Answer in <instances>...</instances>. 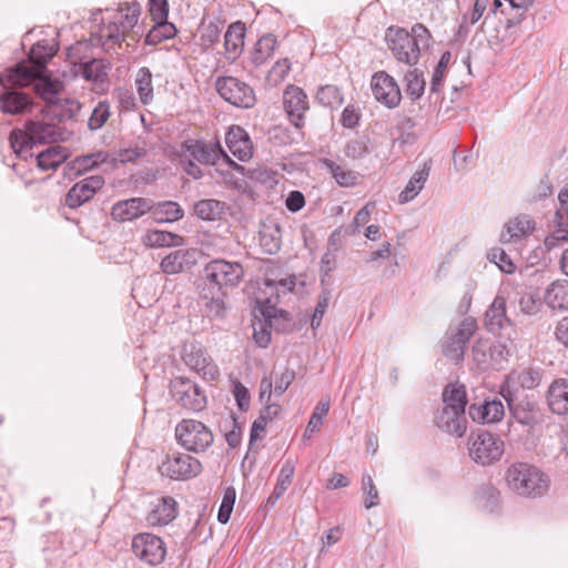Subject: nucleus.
Instances as JSON below:
<instances>
[{
    "mask_svg": "<svg viewBox=\"0 0 568 568\" xmlns=\"http://www.w3.org/2000/svg\"><path fill=\"white\" fill-rule=\"evenodd\" d=\"M467 405L466 387L459 383H450L443 390V407L456 408L460 413H465Z\"/></svg>",
    "mask_w": 568,
    "mask_h": 568,
    "instance_id": "37",
    "label": "nucleus"
},
{
    "mask_svg": "<svg viewBox=\"0 0 568 568\" xmlns=\"http://www.w3.org/2000/svg\"><path fill=\"white\" fill-rule=\"evenodd\" d=\"M57 53V48L45 40L32 45L28 59L10 69V79H20L24 83H32L34 78L45 73L48 61Z\"/></svg>",
    "mask_w": 568,
    "mask_h": 568,
    "instance_id": "6",
    "label": "nucleus"
},
{
    "mask_svg": "<svg viewBox=\"0 0 568 568\" xmlns=\"http://www.w3.org/2000/svg\"><path fill=\"white\" fill-rule=\"evenodd\" d=\"M450 58H452V54L449 51H445L442 53L440 59H439V61L434 70V73L432 75L430 87H429V90L432 93L439 92V89H440L442 82L444 80L446 69L450 61Z\"/></svg>",
    "mask_w": 568,
    "mask_h": 568,
    "instance_id": "54",
    "label": "nucleus"
},
{
    "mask_svg": "<svg viewBox=\"0 0 568 568\" xmlns=\"http://www.w3.org/2000/svg\"><path fill=\"white\" fill-rule=\"evenodd\" d=\"M359 119L358 110L353 104H348L342 112L341 123L344 128L353 129L358 124Z\"/></svg>",
    "mask_w": 568,
    "mask_h": 568,
    "instance_id": "64",
    "label": "nucleus"
},
{
    "mask_svg": "<svg viewBox=\"0 0 568 568\" xmlns=\"http://www.w3.org/2000/svg\"><path fill=\"white\" fill-rule=\"evenodd\" d=\"M362 489L366 495L364 499V506L366 509H371L374 506H377L379 503L378 490L373 481L371 475L365 474L362 478Z\"/></svg>",
    "mask_w": 568,
    "mask_h": 568,
    "instance_id": "58",
    "label": "nucleus"
},
{
    "mask_svg": "<svg viewBox=\"0 0 568 568\" xmlns=\"http://www.w3.org/2000/svg\"><path fill=\"white\" fill-rule=\"evenodd\" d=\"M106 160V155L103 152L92 153L84 156L77 158L74 160V166L79 171H88L97 166Z\"/></svg>",
    "mask_w": 568,
    "mask_h": 568,
    "instance_id": "60",
    "label": "nucleus"
},
{
    "mask_svg": "<svg viewBox=\"0 0 568 568\" xmlns=\"http://www.w3.org/2000/svg\"><path fill=\"white\" fill-rule=\"evenodd\" d=\"M156 222H175L183 217L184 211L179 203L173 201L152 202V210L149 211Z\"/></svg>",
    "mask_w": 568,
    "mask_h": 568,
    "instance_id": "36",
    "label": "nucleus"
},
{
    "mask_svg": "<svg viewBox=\"0 0 568 568\" xmlns=\"http://www.w3.org/2000/svg\"><path fill=\"white\" fill-rule=\"evenodd\" d=\"M196 250H176L161 261V270L168 275H174L192 268L197 263Z\"/></svg>",
    "mask_w": 568,
    "mask_h": 568,
    "instance_id": "25",
    "label": "nucleus"
},
{
    "mask_svg": "<svg viewBox=\"0 0 568 568\" xmlns=\"http://www.w3.org/2000/svg\"><path fill=\"white\" fill-rule=\"evenodd\" d=\"M336 268V254L328 250L321 258V284L326 286V278L331 277V273Z\"/></svg>",
    "mask_w": 568,
    "mask_h": 568,
    "instance_id": "61",
    "label": "nucleus"
},
{
    "mask_svg": "<svg viewBox=\"0 0 568 568\" xmlns=\"http://www.w3.org/2000/svg\"><path fill=\"white\" fill-rule=\"evenodd\" d=\"M65 160L64 150L61 146H50L37 155L38 166L43 170H54Z\"/></svg>",
    "mask_w": 568,
    "mask_h": 568,
    "instance_id": "46",
    "label": "nucleus"
},
{
    "mask_svg": "<svg viewBox=\"0 0 568 568\" xmlns=\"http://www.w3.org/2000/svg\"><path fill=\"white\" fill-rule=\"evenodd\" d=\"M233 395L239 409L242 412L248 410L251 396L248 389L239 381L233 384Z\"/></svg>",
    "mask_w": 568,
    "mask_h": 568,
    "instance_id": "62",
    "label": "nucleus"
},
{
    "mask_svg": "<svg viewBox=\"0 0 568 568\" xmlns=\"http://www.w3.org/2000/svg\"><path fill=\"white\" fill-rule=\"evenodd\" d=\"M36 80L38 81L36 84V91L45 101H53L62 89V83L60 81L45 77V73L33 79V81Z\"/></svg>",
    "mask_w": 568,
    "mask_h": 568,
    "instance_id": "50",
    "label": "nucleus"
},
{
    "mask_svg": "<svg viewBox=\"0 0 568 568\" xmlns=\"http://www.w3.org/2000/svg\"><path fill=\"white\" fill-rule=\"evenodd\" d=\"M503 396L506 399L511 416L521 425L529 428L541 424L542 414L536 400L528 395L518 394L511 388H503Z\"/></svg>",
    "mask_w": 568,
    "mask_h": 568,
    "instance_id": "12",
    "label": "nucleus"
},
{
    "mask_svg": "<svg viewBox=\"0 0 568 568\" xmlns=\"http://www.w3.org/2000/svg\"><path fill=\"white\" fill-rule=\"evenodd\" d=\"M468 414L474 422L491 424L501 420L505 415L504 405L500 400H485L480 405L471 404Z\"/></svg>",
    "mask_w": 568,
    "mask_h": 568,
    "instance_id": "29",
    "label": "nucleus"
},
{
    "mask_svg": "<svg viewBox=\"0 0 568 568\" xmlns=\"http://www.w3.org/2000/svg\"><path fill=\"white\" fill-rule=\"evenodd\" d=\"M473 359L477 367L481 371H486L493 366V355L490 353V342L485 339H478L474 343Z\"/></svg>",
    "mask_w": 568,
    "mask_h": 568,
    "instance_id": "49",
    "label": "nucleus"
},
{
    "mask_svg": "<svg viewBox=\"0 0 568 568\" xmlns=\"http://www.w3.org/2000/svg\"><path fill=\"white\" fill-rule=\"evenodd\" d=\"M181 148L186 151L193 160L203 165H215L221 158H224L235 170H243V166L230 159L219 141L206 142L204 140L189 139L182 142Z\"/></svg>",
    "mask_w": 568,
    "mask_h": 568,
    "instance_id": "14",
    "label": "nucleus"
},
{
    "mask_svg": "<svg viewBox=\"0 0 568 568\" xmlns=\"http://www.w3.org/2000/svg\"><path fill=\"white\" fill-rule=\"evenodd\" d=\"M371 88L377 102L388 109H394L402 101V93L396 80L386 71L375 72L371 80Z\"/></svg>",
    "mask_w": 568,
    "mask_h": 568,
    "instance_id": "19",
    "label": "nucleus"
},
{
    "mask_svg": "<svg viewBox=\"0 0 568 568\" xmlns=\"http://www.w3.org/2000/svg\"><path fill=\"white\" fill-rule=\"evenodd\" d=\"M93 45L89 41H79L68 49V59L73 64H79L82 77L90 82L103 83L108 79L109 71L112 64L104 59L92 58L83 61L87 55L85 52Z\"/></svg>",
    "mask_w": 568,
    "mask_h": 568,
    "instance_id": "9",
    "label": "nucleus"
},
{
    "mask_svg": "<svg viewBox=\"0 0 568 568\" xmlns=\"http://www.w3.org/2000/svg\"><path fill=\"white\" fill-rule=\"evenodd\" d=\"M404 83L405 92L413 101L422 98L426 85L422 71L418 69L409 70L404 77Z\"/></svg>",
    "mask_w": 568,
    "mask_h": 568,
    "instance_id": "47",
    "label": "nucleus"
},
{
    "mask_svg": "<svg viewBox=\"0 0 568 568\" xmlns=\"http://www.w3.org/2000/svg\"><path fill=\"white\" fill-rule=\"evenodd\" d=\"M283 104L291 123L301 129L304 126V118L310 109L307 94L296 85H288L283 93Z\"/></svg>",
    "mask_w": 568,
    "mask_h": 568,
    "instance_id": "20",
    "label": "nucleus"
},
{
    "mask_svg": "<svg viewBox=\"0 0 568 568\" xmlns=\"http://www.w3.org/2000/svg\"><path fill=\"white\" fill-rule=\"evenodd\" d=\"M434 423L440 430L456 437H463L467 430L465 413H460L453 407L438 409L435 413Z\"/></svg>",
    "mask_w": 568,
    "mask_h": 568,
    "instance_id": "23",
    "label": "nucleus"
},
{
    "mask_svg": "<svg viewBox=\"0 0 568 568\" xmlns=\"http://www.w3.org/2000/svg\"><path fill=\"white\" fill-rule=\"evenodd\" d=\"M155 24L145 36V43L148 45H156L164 40L175 37L178 30L175 26L168 20H153Z\"/></svg>",
    "mask_w": 568,
    "mask_h": 568,
    "instance_id": "42",
    "label": "nucleus"
},
{
    "mask_svg": "<svg viewBox=\"0 0 568 568\" xmlns=\"http://www.w3.org/2000/svg\"><path fill=\"white\" fill-rule=\"evenodd\" d=\"M236 498V491L233 487H227L224 491L222 503L217 513V520L221 524H226L230 520L234 503Z\"/></svg>",
    "mask_w": 568,
    "mask_h": 568,
    "instance_id": "57",
    "label": "nucleus"
},
{
    "mask_svg": "<svg viewBox=\"0 0 568 568\" xmlns=\"http://www.w3.org/2000/svg\"><path fill=\"white\" fill-rule=\"evenodd\" d=\"M545 302L551 310H568V281L558 280L552 282L545 292Z\"/></svg>",
    "mask_w": 568,
    "mask_h": 568,
    "instance_id": "33",
    "label": "nucleus"
},
{
    "mask_svg": "<svg viewBox=\"0 0 568 568\" xmlns=\"http://www.w3.org/2000/svg\"><path fill=\"white\" fill-rule=\"evenodd\" d=\"M344 154L348 159L359 160L371 152L369 140L366 136L351 139L344 145Z\"/></svg>",
    "mask_w": 568,
    "mask_h": 568,
    "instance_id": "51",
    "label": "nucleus"
},
{
    "mask_svg": "<svg viewBox=\"0 0 568 568\" xmlns=\"http://www.w3.org/2000/svg\"><path fill=\"white\" fill-rule=\"evenodd\" d=\"M504 446L498 436L486 430L473 433L468 439L470 458L483 466L499 460L504 454Z\"/></svg>",
    "mask_w": 568,
    "mask_h": 568,
    "instance_id": "10",
    "label": "nucleus"
},
{
    "mask_svg": "<svg viewBox=\"0 0 568 568\" xmlns=\"http://www.w3.org/2000/svg\"><path fill=\"white\" fill-rule=\"evenodd\" d=\"M110 118V104L108 101H100L89 118L90 130L101 129Z\"/></svg>",
    "mask_w": 568,
    "mask_h": 568,
    "instance_id": "55",
    "label": "nucleus"
},
{
    "mask_svg": "<svg viewBox=\"0 0 568 568\" xmlns=\"http://www.w3.org/2000/svg\"><path fill=\"white\" fill-rule=\"evenodd\" d=\"M476 499L485 510L493 513L499 506L500 491L490 483H486L477 489Z\"/></svg>",
    "mask_w": 568,
    "mask_h": 568,
    "instance_id": "45",
    "label": "nucleus"
},
{
    "mask_svg": "<svg viewBox=\"0 0 568 568\" xmlns=\"http://www.w3.org/2000/svg\"><path fill=\"white\" fill-rule=\"evenodd\" d=\"M295 378V372L291 368H285L278 377L275 378L274 394L282 395Z\"/></svg>",
    "mask_w": 568,
    "mask_h": 568,
    "instance_id": "63",
    "label": "nucleus"
},
{
    "mask_svg": "<svg viewBox=\"0 0 568 568\" xmlns=\"http://www.w3.org/2000/svg\"><path fill=\"white\" fill-rule=\"evenodd\" d=\"M277 40L274 34L262 36L254 45L251 53V61L255 67L264 64L274 53Z\"/></svg>",
    "mask_w": 568,
    "mask_h": 568,
    "instance_id": "38",
    "label": "nucleus"
},
{
    "mask_svg": "<svg viewBox=\"0 0 568 568\" xmlns=\"http://www.w3.org/2000/svg\"><path fill=\"white\" fill-rule=\"evenodd\" d=\"M135 87L142 104H149L153 100L152 73L149 68L142 67L139 69Z\"/></svg>",
    "mask_w": 568,
    "mask_h": 568,
    "instance_id": "48",
    "label": "nucleus"
},
{
    "mask_svg": "<svg viewBox=\"0 0 568 568\" xmlns=\"http://www.w3.org/2000/svg\"><path fill=\"white\" fill-rule=\"evenodd\" d=\"M244 268L239 262L223 258L210 261L203 268L199 284V296L209 316L222 318L226 312V288L240 284Z\"/></svg>",
    "mask_w": 568,
    "mask_h": 568,
    "instance_id": "1",
    "label": "nucleus"
},
{
    "mask_svg": "<svg viewBox=\"0 0 568 568\" xmlns=\"http://www.w3.org/2000/svg\"><path fill=\"white\" fill-rule=\"evenodd\" d=\"M182 361L204 379L214 381L220 375L217 366L200 343L185 344L182 349Z\"/></svg>",
    "mask_w": 568,
    "mask_h": 568,
    "instance_id": "17",
    "label": "nucleus"
},
{
    "mask_svg": "<svg viewBox=\"0 0 568 568\" xmlns=\"http://www.w3.org/2000/svg\"><path fill=\"white\" fill-rule=\"evenodd\" d=\"M9 74L10 69L0 73V85L2 87V92L0 94V111L4 114L11 115L26 113L31 109L32 100L27 93L19 89L27 87L30 83H24L20 81V79L14 78L9 81Z\"/></svg>",
    "mask_w": 568,
    "mask_h": 568,
    "instance_id": "8",
    "label": "nucleus"
},
{
    "mask_svg": "<svg viewBox=\"0 0 568 568\" xmlns=\"http://www.w3.org/2000/svg\"><path fill=\"white\" fill-rule=\"evenodd\" d=\"M320 163L339 186L351 187L356 184L357 175L353 171L345 170L342 165L327 158L321 159Z\"/></svg>",
    "mask_w": 568,
    "mask_h": 568,
    "instance_id": "39",
    "label": "nucleus"
},
{
    "mask_svg": "<svg viewBox=\"0 0 568 568\" xmlns=\"http://www.w3.org/2000/svg\"><path fill=\"white\" fill-rule=\"evenodd\" d=\"M141 14V4L138 1L123 2L112 12L108 22H103L95 33L90 37L93 47L100 45L102 50L110 53L121 45L126 37L135 39L138 32L134 28Z\"/></svg>",
    "mask_w": 568,
    "mask_h": 568,
    "instance_id": "2",
    "label": "nucleus"
},
{
    "mask_svg": "<svg viewBox=\"0 0 568 568\" xmlns=\"http://www.w3.org/2000/svg\"><path fill=\"white\" fill-rule=\"evenodd\" d=\"M215 89L224 101L236 108L251 109L256 103L253 88L235 77H219Z\"/></svg>",
    "mask_w": 568,
    "mask_h": 568,
    "instance_id": "13",
    "label": "nucleus"
},
{
    "mask_svg": "<svg viewBox=\"0 0 568 568\" xmlns=\"http://www.w3.org/2000/svg\"><path fill=\"white\" fill-rule=\"evenodd\" d=\"M152 210V201L145 197H131L118 201L111 207V216L116 222H131Z\"/></svg>",
    "mask_w": 568,
    "mask_h": 568,
    "instance_id": "22",
    "label": "nucleus"
},
{
    "mask_svg": "<svg viewBox=\"0 0 568 568\" xmlns=\"http://www.w3.org/2000/svg\"><path fill=\"white\" fill-rule=\"evenodd\" d=\"M544 371L540 367L525 366L511 371L507 376L508 387H519L521 389H535L542 381Z\"/></svg>",
    "mask_w": 568,
    "mask_h": 568,
    "instance_id": "27",
    "label": "nucleus"
},
{
    "mask_svg": "<svg viewBox=\"0 0 568 568\" xmlns=\"http://www.w3.org/2000/svg\"><path fill=\"white\" fill-rule=\"evenodd\" d=\"M315 99L321 105L329 109H338L344 102L339 88L333 84L321 85Z\"/></svg>",
    "mask_w": 568,
    "mask_h": 568,
    "instance_id": "43",
    "label": "nucleus"
},
{
    "mask_svg": "<svg viewBox=\"0 0 568 568\" xmlns=\"http://www.w3.org/2000/svg\"><path fill=\"white\" fill-rule=\"evenodd\" d=\"M535 230V222L528 215H518L506 223L500 242L510 243L527 236Z\"/></svg>",
    "mask_w": 568,
    "mask_h": 568,
    "instance_id": "32",
    "label": "nucleus"
},
{
    "mask_svg": "<svg viewBox=\"0 0 568 568\" xmlns=\"http://www.w3.org/2000/svg\"><path fill=\"white\" fill-rule=\"evenodd\" d=\"M132 551L140 560L151 566L161 564L166 555L163 540L150 532H141L133 537Z\"/></svg>",
    "mask_w": 568,
    "mask_h": 568,
    "instance_id": "18",
    "label": "nucleus"
},
{
    "mask_svg": "<svg viewBox=\"0 0 568 568\" xmlns=\"http://www.w3.org/2000/svg\"><path fill=\"white\" fill-rule=\"evenodd\" d=\"M174 435L180 446L196 454L204 453L214 440L212 430L204 423L192 418L178 423Z\"/></svg>",
    "mask_w": 568,
    "mask_h": 568,
    "instance_id": "7",
    "label": "nucleus"
},
{
    "mask_svg": "<svg viewBox=\"0 0 568 568\" xmlns=\"http://www.w3.org/2000/svg\"><path fill=\"white\" fill-rule=\"evenodd\" d=\"M57 128L54 124L42 121L29 120L24 124V130H12L9 135L11 149L16 154L32 149L34 144H44L57 140Z\"/></svg>",
    "mask_w": 568,
    "mask_h": 568,
    "instance_id": "5",
    "label": "nucleus"
},
{
    "mask_svg": "<svg viewBox=\"0 0 568 568\" xmlns=\"http://www.w3.org/2000/svg\"><path fill=\"white\" fill-rule=\"evenodd\" d=\"M511 325L506 315V300L497 295L485 313V326L493 334H500L501 329Z\"/></svg>",
    "mask_w": 568,
    "mask_h": 568,
    "instance_id": "28",
    "label": "nucleus"
},
{
    "mask_svg": "<svg viewBox=\"0 0 568 568\" xmlns=\"http://www.w3.org/2000/svg\"><path fill=\"white\" fill-rule=\"evenodd\" d=\"M148 154L146 145L144 142L136 143L133 146L120 149L118 152V160L121 163L134 162L144 158Z\"/></svg>",
    "mask_w": 568,
    "mask_h": 568,
    "instance_id": "59",
    "label": "nucleus"
},
{
    "mask_svg": "<svg viewBox=\"0 0 568 568\" xmlns=\"http://www.w3.org/2000/svg\"><path fill=\"white\" fill-rule=\"evenodd\" d=\"M487 257L490 262H494L504 273L511 274L516 270V266L509 255L500 247L491 248L488 252Z\"/></svg>",
    "mask_w": 568,
    "mask_h": 568,
    "instance_id": "56",
    "label": "nucleus"
},
{
    "mask_svg": "<svg viewBox=\"0 0 568 568\" xmlns=\"http://www.w3.org/2000/svg\"><path fill=\"white\" fill-rule=\"evenodd\" d=\"M163 476L174 480H187L196 477L202 471L201 462L184 453H172L159 466Z\"/></svg>",
    "mask_w": 568,
    "mask_h": 568,
    "instance_id": "15",
    "label": "nucleus"
},
{
    "mask_svg": "<svg viewBox=\"0 0 568 568\" xmlns=\"http://www.w3.org/2000/svg\"><path fill=\"white\" fill-rule=\"evenodd\" d=\"M226 210V203L215 199H203L194 204L195 215L203 221L221 220Z\"/></svg>",
    "mask_w": 568,
    "mask_h": 568,
    "instance_id": "35",
    "label": "nucleus"
},
{
    "mask_svg": "<svg viewBox=\"0 0 568 568\" xmlns=\"http://www.w3.org/2000/svg\"><path fill=\"white\" fill-rule=\"evenodd\" d=\"M225 142L230 152L242 162L248 161L253 155V143L248 133L240 125H232L225 134Z\"/></svg>",
    "mask_w": 568,
    "mask_h": 568,
    "instance_id": "24",
    "label": "nucleus"
},
{
    "mask_svg": "<svg viewBox=\"0 0 568 568\" xmlns=\"http://www.w3.org/2000/svg\"><path fill=\"white\" fill-rule=\"evenodd\" d=\"M385 39L394 58L398 62L413 67L419 61L422 47L428 45L430 32L422 23L414 24L410 32L404 28L389 27Z\"/></svg>",
    "mask_w": 568,
    "mask_h": 568,
    "instance_id": "3",
    "label": "nucleus"
},
{
    "mask_svg": "<svg viewBox=\"0 0 568 568\" xmlns=\"http://www.w3.org/2000/svg\"><path fill=\"white\" fill-rule=\"evenodd\" d=\"M223 26L224 23L219 20L203 24L200 41L204 49H210L220 41Z\"/></svg>",
    "mask_w": 568,
    "mask_h": 568,
    "instance_id": "52",
    "label": "nucleus"
},
{
    "mask_svg": "<svg viewBox=\"0 0 568 568\" xmlns=\"http://www.w3.org/2000/svg\"><path fill=\"white\" fill-rule=\"evenodd\" d=\"M104 186L102 175L84 178L72 185L65 194L64 203L70 209H78L89 202Z\"/></svg>",
    "mask_w": 568,
    "mask_h": 568,
    "instance_id": "21",
    "label": "nucleus"
},
{
    "mask_svg": "<svg viewBox=\"0 0 568 568\" xmlns=\"http://www.w3.org/2000/svg\"><path fill=\"white\" fill-rule=\"evenodd\" d=\"M273 393V379L272 377L264 376L261 381L260 385V395L258 398L262 403H265L266 406L263 410H261L260 416H264L266 422H272L281 412V406L278 404H268L271 396Z\"/></svg>",
    "mask_w": 568,
    "mask_h": 568,
    "instance_id": "41",
    "label": "nucleus"
},
{
    "mask_svg": "<svg viewBox=\"0 0 568 568\" xmlns=\"http://www.w3.org/2000/svg\"><path fill=\"white\" fill-rule=\"evenodd\" d=\"M430 161L425 162L423 168L414 173L405 189L399 194V202L407 203L412 201L424 187L430 172Z\"/></svg>",
    "mask_w": 568,
    "mask_h": 568,
    "instance_id": "34",
    "label": "nucleus"
},
{
    "mask_svg": "<svg viewBox=\"0 0 568 568\" xmlns=\"http://www.w3.org/2000/svg\"><path fill=\"white\" fill-rule=\"evenodd\" d=\"M178 516V503L171 496L161 497L148 514L146 520L151 526H165Z\"/></svg>",
    "mask_w": 568,
    "mask_h": 568,
    "instance_id": "30",
    "label": "nucleus"
},
{
    "mask_svg": "<svg viewBox=\"0 0 568 568\" xmlns=\"http://www.w3.org/2000/svg\"><path fill=\"white\" fill-rule=\"evenodd\" d=\"M509 489L521 497H542L550 487L549 476L535 465L518 462L511 464L506 471Z\"/></svg>",
    "mask_w": 568,
    "mask_h": 568,
    "instance_id": "4",
    "label": "nucleus"
},
{
    "mask_svg": "<svg viewBox=\"0 0 568 568\" xmlns=\"http://www.w3.org/2000/svg\"><path fill=\"white\" fill-rule=\"evenodd\" d=\"M546 402L551 413L568 415V379L560 377L554 379L548 386Z\"/></svg>",
    "mask_w": 568,
    "mask_h": 568,
    "instance_id": "26",
    "label": "nucleus"
},
{
    "mask_svg": "<svg viewBox=\"0 0 568 568\" xmlns=\"http://www.w3.org/2000/svg\"><path fill=\"white\" fill-rule=\"evenodd\" d=\"M182 236L166 231H151L143 237V243L150 247H164L180 245Z\"/></svg>",
    "mask_w": 568,
    "mask_h": 568,
    "instance_id": "44",
    "label": "nucleus"
},
{
    "mask_svg": "<svg viewBox=\"0 0 568 568\" xmlns=\"http://www.w3.org/2000/svg\"><path fill=\"white\" fill-rule=\"evenodd\" d=\"M278 298L280 288L276 284V280L264 278V288L260 290L257 302L266 306V311L262 312L265 317H271L272 313L276 311L275 306L278 303Z\"/></svg>",
    "mask_w": 568,
    "mask_h": 568,
    "instance_id": "40",
    "label": "nucleus"
},
{
    "mask_svg": "<svg viewBox=\"0 0 568 568\" xmlns=\"http://www.w3.org/2000/svg\"><path fill=\"white\" fill-rule=\"evenodd\" d=\"M169 392L180 407L190 412H202L207 399L201 387L187 377L176 376L171 379Z\"/></svg>",
    "mask_w": 568,
    "mask_h": 568,
    "instance_id": "11",
    "label": "nucleus"
},
{
    "mask_svg": "<svg viewBox=\"0 0 568 568\" xmlns=\"http://www.w3.org/2000/svg\"><path fill=\"white\" fill-rule=\"evenodd\" d=\"M245 33V23L242 21H236L229 26L224 34V48L227 59L234 61L240 57L244 48Z\"/></svg>",
    "mask_w": 568,
    "mask_h": 568,
    "instance_id": "31",
    "label": "nucleus"
},
{
    "mask_svg": "<svg viewBox=\"0 0 568 568\" xmlns=\"http://www.w3.org/2000/svg\"><path fill=\"white\" fill-rule=\"evenodd\" d=\"M477 331V322L473 317L464 318L458 327L447 335L443 343V354L452 362L459 363L464 358L467 343Z\"/></svg>",
    "mask_w": 568,
    "mask_h": 568,
    "instance_id": "16",
    "label": "nucleus"
},
{
    "mask_svg": "<svg viewBox=\"0 0 568 568\" xmlns=\"http://www.w3.org/2000/svg\"><path fill=\"white\" fill-rule=\"evenodd\" d=\"M331 297L332 291L327 286H323L322 292L318 295V301L311 320V327L313 329H316L321 326L322 318L326 312V308L328 307Z\"/></svg>",
    "mask_w": 568,
    "mask_h": 568,
    "instance_id": "53",
    "label": "nucleus"
}]
</instances>
